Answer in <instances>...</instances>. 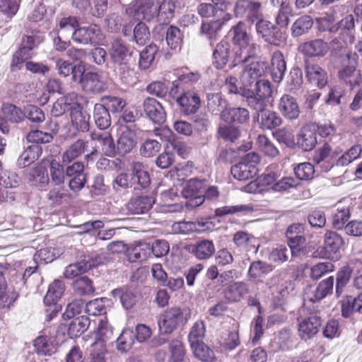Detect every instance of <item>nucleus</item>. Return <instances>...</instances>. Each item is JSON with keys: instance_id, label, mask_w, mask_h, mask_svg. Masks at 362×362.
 I'll return each mask as SVG.
<instances>
[{"instance_id": "obj_27", "label": "nucleus", "mask_w": 362, "mask_h": 362, "mask_svg": "<svg viewBox=\"0 0 362 362\" xmlns=\"http://www.w3.org/2000/svg\"><path fill=\"white\" fill-rule=\"evenodd\" d=\"M332 149L327 143L316 149L313 156V160L317 165H321L325 171H328L334 166Z\"/></svg>"}, {"instance_id": "obj_1", "label": "nucleus", "mask_w": 362, "mask_h": 362, "mask_svg": "<svg viewBox=\"0 0 362 362\" xmlns=\"http://www.w3.org/2000/svg\"><path fill=\"white\" fill-rule=\"evenodd\" d=\"M235 46L233 54L230 57V68L247 62L255 57L259 45L252 42V37L247 32L244 22L240 21L233 26L228 33Z\"/></svg>"}, {"instance_id": "obj_6", "label": "nucleus", "mask_w": 362, "mask_h": 362, "mask_svg": "<svg viewBox=\"0 0 362 362\" xmlns=\"http://www.w3.org/2000/svg\"><path fill=\"white\" fill-rule=\"evenodd\" d=\"M323 239V246L319 247L315 252L321 258L333 259L343 247L344 240L339 234L333 230H327Z\"/></svg>"}, {"instance_id": "obj_5", "label": "nucleus", "mask_w": 362, "mask_h": 362, "mask_svg": "<svg viewBox=\"0 0 362 362\" xmlns=\"http://www.w3.org/2000/svg\"><path fill=\"white\" fill-rule=\"evenodd\" d=\"M298 334L301 340L308 341L313 338L322 325V318L316 313H310L307 316L297 318Z\"/></svg>"}, {"instance_id": "obj_38", "label": "nucleus", "mask_w": 362, "mask_h": 362, "mask_svg": "<svg viewBox=\"0 0 362 362\" xmlns=\"http://www.w3.org/2000/svg\"><path fill=\"white\" fill-rule=\"evenodd\" d=\"M72 126L77 130L88 132L89 130L90 115L82 111L81 108H76L70 112Z\"/></svg>"}, {"instance_id": "obj_61", "label": "nucleus", "mask_w": 362, "mask_h": 362, "mask_svg": "<svg viewBox=\"0 0 362 362\" xmlns=\"http://www.w3.org/2000/svg\"><path fill=\"white\" fill-rule=\"evenodd\" d=\"M30 181L39 187H43L48 185L49 177L45 168L42 166L34 168L30 173Z\"/></svg>"}, {"instance_id": "obj_4", "label": "nucleus", "mask_w": 362, "mask_h": 362, "mask_svg": "<svg viewBox=\"0 0 362 362\" xmlns=\"http://www.w3.org/2000/svg\"><path fill=\"white\" fill-rule=\"evenodd\" d=\"M126 13L136 21H151L157 13L155 0H133L126 8Z\"/></svg>"}, {"instance_id": "obj_50", "label": "nucleus", "mask_w": 362, "mask_h": 362, "mask_svg": "<svg viewBox=\"0 0 362 362\" xmlns=\"http://www.w3.org/2000/svg\"><path fill=\"white\" fill-rule=\"evenodd\" d=\"M158 52V47L156 44L151 43L146 46L140 53L139 67L142 69H148L152 64Z\"/></svg>"}, {"instance_id": "obj_46", "label": "nucleus", "mask_w": 362, "mask_h": 362, "mask_svg": "<svg viewBox=\"0 0 362 362\" xmlns=\"http://www.w3.org/2000/svg\"><path fill=\"white\" fill-rule=\"evenodd\" d=\"M90 325V320L87 316L74 318L68 327V334L71 338H76L83 334Z\"/></svg>"}, {"instance_id": "obj_17", "label": "nucleus", "mask_w": 362, "mask_h": 362, "mask_svg": "<svg viewBox=\"0 0 362 362\" xmlns=\"http://www.w3.org/2000/svg\"><path fill=\"white\" fill-rule=\"evenodd\" d=\"M278 109L281 115L289 120L298 119L300 114V109L297 100L288 94H284L281 96L278 104Z\"/></svg>"}, {"instance_id": "obj_13", "label": "nucleus", "mask_w": 362, "mask_h": 362, "mask_svg": "<svg viewBox=\"0 0 362 362\" xmlns=\"http://www.w3.org/2000/svg\"><path fill=\"white\" fill-rule=\"evenodd\" d=\"M102 32L99 25L91 24L74 30L72 34L74 41L81 44H98L102 39Z\"/></svg>"}, {"instance_id": "obj_18", "label": "nucleus", "mask_w": 362, "mask_h": 362, "mask_svg": "<svg viewBox=\"0 0 362 362\" xmlns=\"http://www.w3.org/2000/svg\"><path fill=\"white\" fill-rule=\"evenodd\" d=\"M144 110L147 117L155 124H163L166 119V113L163 105L155 98L148 97L143 103Z\"/></svg>"}, {"instance_id": "obj_37", "label": "nucleus", "mask_w": 362, "mask_h": 362, "mask_svg": "<svg viewBox=\"0 0 362 362\" xmlns=\"http://www.w3.org/2000/svg\"><path fill=\"white\" fill-rule=\"evenodd\" d=\"M249 112L245 108L233 107L223 113V120L228 123L243 124L249 119Z\"/></svg>"}, {"instance_id": "obj_29", "label": "nucleus", "mask_w": 362, "mask_h": 362, "mask_svg": "<svg viewBox=\"0 0 362 362\" xmlns=\"http://www.w3.org/2000/svg\"><path fill=\"white\" fill-rule=\"evenodd\" d=\"M286 70V63L283 53L276 50L273 52L271 57L270 72L274 82H280Z\"/></svg>"}, {"instance_id": "obj_39", "label": "nucleus", "mask_w": 362, "mask_h": 362, "mask_svg": "<svg viewBox=\"0 0 362 362\" xmlns=\"http://www.w3.org/2000/svg\"><path fill=\"white\" fill-rule=\"evenodd\" d=\"M65 289L62 281L54 280L49 286L44 297L45 304H56L62 296Z\"/></svg>"}, {"instance_id": "obj_55", "label": "nucleus", "mask_w": 362, "mask_h": 362, "mask_svg": "<svg viewBox=\"0 0 362 362\" xmlns=\"http://www.w3.org/2000/svg\"><path fill=\"white\" fill-rule=\"evenodd\" d=\"M41 154V148L38 146L28 147L21 155L18 160L19 166L25 168L37 160Z\"/></svg>"}, {"instance_id": "obj_19", "label": "nucleus", "mask_w": 362, "mask_h": 362, "mask_svg": "<svg viewBox=\"0 0 362 362\" xmlns=\"http://www.w3.org/2000/svg\"><path fill=\"white\" fill-rule=\"evenodd\" d=\"M317 143L315 125L307 124L302 127L297 136V145L304 151H310Z\"/></svg>"}, {"instance_id": "obj_49", "label": "nucleus", "mask_w": 362, "mask_h": 362, "mask_svg": "<svg viewBox=\"0 0 362 362\" xmlns=\"http://www.w3.org/2000/svg\"><path fill=\"white\" fill-rule=\"evenodd\" d=\"M258 148L265 156L274 158L279 156V151L272 141L264 134H259L257 139Z\"/></svg>"}, {"instance_id": "obj_48", "label": "nucleus", "mask_w": 362, "mask_h": 362, "mask_svg": "<svg viewBox=\"0 0 362 362\" xmlns=\"http://www.w3.org/2000/svg\"><path fill=\"white\" fill-rule=\"evenodd\" d=\"M170 358L168 362H184L186 349L184 343L177 339H172L169 344Z\"/></svg>"}, {"instance_id": "obj_11", "label": "nucleus", "mask_w": 362, "mask_h": 362, "mask_svg": "<svg viewBox=\"0 0 362 362\" xmlns=\"http://www.w3.org/2000/svg\"><path fill=\"white\" fill-rule=\"evenodd\" d=\"M261 6V3L253 0H238L234 12L236 16H245L247 21L252 23L256 21L262 20Z\"/></svg>"}, {"instance_id": "obj_14", "label": "nucleus", "mask_w": 362, "mask_h": 362, "mask_svg": "<svg viewBox=\"0 0 362 362\" xmlns=\"http://www.w3.org/2000/svg\"><path fill=\"white\" fill-rule=\"evenodd\" d=\"M185 250L199 260H206L215 253V245L212 240H199L194 243L187 244Z\"/></svg>"}, {"instance_id": "obj_8", "label": "nucleus", "mask_w": 362, "mask_h": 362, "mask_svg": "<svg viewBox=\"0 0 362 362\" xmlns=\"http://www.w3.org/2000/svg\"><path fill=\"white\" fill-rule=\"evenodd\" d=\"M205 187L204 180L192 178L188 180L182 191V196L188 199L186 203L187 207L194 208L204 202L203 193Z\"/></svg>"}, {"instance_id": "obj_51", "label": "nucleus", "mask_w": 362, "mask_h": 362, "mask_svg": "<svg viewBox=\"0 0 362 362\" xmlns=\"http://www.w3.org/2000/svg\"><path fill=\"white\" fill-rule=\"evenodd\" d=\"M218 343L221 346L226 350H233L240 344L239 334L237 331L226 329L223 331Z\"/></svg>"}, {"instance_id": "obj_31", "label": "nucleus", "mask_w": 362, "mask_h": 362, "mask_svg": "<svg viewBox=\"0 0 362 362\" xmlns=\"http://www.w3.org/2000/svg\"><path fill=\"white\" fill-rule=\"evenodd\" d=\"M177 78L175 80L171 87L179 88V90H185L182 86L183 84H193L197 83L201 77L199 71H189L187 67L175 70Z\"/></svg>"}, {"instance_id": "obj_64", "label": "nucleus", "mask_w": 362, "mask_h": 362, "mask_svg": "<svg viewBox=\"0 0 362 362\" xmlns=\"http://www.w3.org/2000/svg\"><path fill=\"white\" fill-rule=\"evenodd\" d=\"M255 240L254 236L244 231H238L233 236V242L235 245L238 247H243L247 251L255 247L253 244Z\"/></svg>"}, {"instance_id": "obj_7", "label": "nucleus", "mask_w": 362, "mask_h": 362, "mask_svg": "<svg viewBox=\"0 0 362 362\" xmlns=\"http://www.w3.org/2000/svg\"><path fill=\"white\" fill-rule=\"evenodd\" d=\"M256 30L264 40L270 45L280 46L286 40L285 33L268 21L259 20L257 21Z\"/></svg>"}, {"instance_id": "obj_26", "label": "nucleus", "mask_w": 362, "mask_h": 362, "mask_svg": "<svg viewBox=\"0 0 362 362\" xmlns=\"http://www.w3.org/2000/svg\"><path fill=\"white\" fill-rule=\"evenodd\" d=\"M155 203L153 197L141 195L133 197L127 204V209L132 214H141L148 212Z\"/></svg>"}, {"instance_id": "obj_34", "label": "nucleus", "mask_w": 362, "mask_h": 362, "mask_svg": "<svg viewBox=\"0 0 362 362\" xmlns=\"http://www.w3.org/2000/svg\"><path fill=\"white\" fill-rule=\"evenodd\" d=\"M150 252V244L145 242H139L127 249V255L130 262H136L145 260Z\"/></svg>"}, {"instance_id": "obj_60", "label": "nucleus", "mask_w": 362, "mask_h": 362, "mask_svg": "<svg viewBox=\"0 0 362 362\" xmlns=\"http://www.w3.org/2000/svg\"><path fill=\"white\" fill-rule=\"evenodd\" d=\"M206 333V326L204 320L195 322L191 327L188 335V340L190 345L202 341Z\"/></svg>"}, {"instance_id": "obj_58", "label": "nucleus", "mask_w": 362, "mask_h": 362, "mask_svg": "<svg viewBox=\"0 0 362 362\" xmlns=\"http://www.w3.org/2000/svg\"><path fill=\"white\" fill-rule=\"evenodd\" d=\"M334 286V277L329 276L322 280L317 286L313 298L311 300L315 302L323 299L328 294L332 293Z\"/></svg>"}, {"instance_id": "obj_45", "label": "nucleus", "mask_w": 362, "mask_h": 362, "mask_svg": "<svg viewBox=\"0 0 362 362\" xmlns=\"http://www.w3.org/2000/svg\"><path fill=\"white\" fill-rule=\"evenodd\" d=\"M93 118L96 126L100 129H107L111 124L110 113L101 103L95 105Z\"/></svg>"}, {"instance_id": "obj_41", "label": "nucleus", "mask_w": 362, "mask_h": 362, "mask_svg": "<svg viewBox=\"0 0 362 362\" xmlns=\"http://www.w3.org/2000/svg\"><path fill=\"white\" fill-rule=\"evenodd\" d=\"M230 18L229 13H226L222 20L213 21L209 23H203L201 26V32L210 39H216L218 32L223 25Z\"/></svg>"}, {"instance_id": "obj_42", "label": "nucleus", "mask_w": 362, "mask_h": 362, "mask_svg": "<svg viewBox=\"0 0 362 362\" xmlns=\"http://www.w3.org/2000/svg\"><path fill=\"white\" fill-rule=\"evenodd\" d=\"M88 142L83 139H77L64 153L62 159L65 163H70L82 155L88 147Z\"/></svg>"}, {"instance_id": "obj_10", "label": "nucleus", "mask_w": 362, "mask_h": 362, "mask_svg": "<svg viewBox=\"0 0 362 362\" xmlns=\"http://www.w3.org/2000/svg\"><path fill=\"white\" fill-rule=\"evenodd\" d=\"M279 177V175L275 172L264 173L244 186L243 190L252 194L262 193L270 189L274 191V185Z\"/></svg>"}, {"instance_id": "obj_44", "label": "nucleus", "mask_w": 362, "mask_h": 362, "mask_svg": "<svg viewBox=\"0 0 362 362\" xmlns=\"http://www.w3.org/2000/svg\"><path fill=\"white\" fill-rule=\"evenodd\" d=\"M206 105L209 111L214 115H221L223 119V113L227 110V103L219 93L209 94Z\"/></svg>"}, {"instance_id": "obj_28", "label": "nucleus", "mask_w": 362, "mask_h": 362, "mask_svg": "<svg viewBox=\"0 0 362 362\" xmlns=\"http://www.w3.org/2000/svg\"><path fill=\"white\" fill-rule=\"evenodd\" d=\"M257 111L259 112V125L262 130H272L281 125L283 119L277 112L264 108L263 110Z\"/></svg>"}, {"instance_id": "obj_33", "label": "nucleus", "mask_w": 362, "mask_h": 362, "mask_svg": "<svg viewBox=\"0 0 362 362\" xmlns=\"http://www.w3.org/2000/svg\"><path fill=\"white\" fill-rule=\"evenodd\" d=\"M35 350L38 355L52 356L57 351V344L54 343L51 337L41 335L37 337L33 342Z\"/></svg>"}, {"instance_id": "obj_15", "label": "nucleus", "mask_w": 362, "mask_h": 362, "mask_svg": "<svg viewBox=\"0 0 362 362\" xmlns=\"http://www.w3.org/2000/svg\"><path fill=\"white\" fill-rule=\"evenodd\" d=\"M103 321L101 320L97 331V338L91 344L90 349V362H106L105 356L107 352V349L106 341L104 337L105 335V329L103 327Z\"/></svg>"}, {"instance_id": "obj_9", "label": "nucleus", "mask_w": 362, "mask_h": 362, "mask_svg": "<svg viewBox=\"0 0 362 362\" xmlns=\"http://www.w3.org/2000/svg\"><path fill=\"white\" fill-rule=\"evenodd\" d=\"M184 322V313L178 307H173L165 310L160 316L158 326L165 334H171Z\"/></svg>"}, {"instance_id": "obj_54", "label": "nucleus", "mask_w": 362, "mask_h": 362, "mask_svg": "<svg viewBox=\"0 0 362 362\" xmlns=\"http://www.w3.org/2000/svg\"><path fill=\"white\" fill-rule=\"evenodd\" d=\"M100 101L105 108L112 113L122 112L127 105L123 98L115 95H105L101 98Z\"/></svg>"}, {"instance_id": "obj_36", "label": "nucleus", "mask_w": 362, "mask_h": 362, "mask_svg": "<svg viewBox=\"0 0 362 362\" xmlns=\"http://www.w3.org/2000/svg\"><path fill=\"white\" fill-rule=\"evenodd\" d=\"M195 358L202 362H215L216 357L214 350L203 341L190 345Z\"/></svg>"}, {"instance_id": "obj_23", "label": "nucleus", "mask_w": 362, "mask_h": 362, "mask_svg": "<svg viewBox=\"0 0 362 362\" xmlns=\"http://www.w3.org/2000/svg\"><path fill=\"white\" fill-rule=\"evenodd\" d=\"M132 54L133 50L122 39L117 38L112 42L110 55L114 62L119 64H127Z\"/></svg>"}, {"instance_id": "obj_25", "label": "nucleus", "mask_w": 362, "mask_h": 362, "mask_svg": "<svg viewBox=\"0 0 362 362\" xmlns=\"http://www.w3.org/2000/svg\"><path fill=\"white\" fill-rule=\"evenodd\" d=\"M230 54V45L224 40L218 42L213 52V65L217 69H223L228 63Z\"/></svg>"}, {"instance_id": "obj_52", "label": "nucleus", "mask_w": 362, "mask_h": 362, "mask_svg": "<svg viewBox=\"0 0 362 362\" xmlns=\"http://www.w3.org/2000/svg\"><path fill=\"white\" fill-rule=\"evenodd\" d=\"M254 210L251 204H238L233 206H224L216 209L215 215L216 216H224L226 215H233L236 214H247Z\"/></svg>"}, {"instance_id": "obj_16", "label": "nucleus", "mask_w": 362, "mask_h": 362, "mask_svg": "<svg viewBox=\"0 0 362 362\" xmlns=\"http://www.w3.org/2000/svg\"><path fill=\"white\" fill-rule=\"evenodd\" d=\"M255 86V97L249 100V104L256 110H263L266 106L265 100L272 94L271 84L269 81L258 80Z\"/></svg>"}, {"instance_id": "obj_21", "label": "nucleus", "mask_w": 362, "mask_h": 362, "mask_svg": "<svg viewBox=\"0 0 362 362\" xmlns=\"http://www.w3.org/2000/svg\"><path fill=\"white\" fill-rule=\"evenodd\" d=\"M250 292L248 284L244 281H234L223 290V296L229 303L240 302Z\"/></svg>"}, {"instance_id": "obj_53", "label": "nucleus", "mask_w": 362, "mask_h": 362, "mask_svg": "<svg viewBox=\"0 0 362 362\" xmlns=\"http://www.w3.org/2000/svg\"><path fill=\"white\" fill-rule=\"evenodd\" d=\"M115 296H119L122 306L126 310L132 309L137 303V296L129 288H117L113 291Z\"/></svg>"}, {"instance_id": "obj_63", "label": "nucleus", "mask_w": 362, "mask_h": 362, "mask_svg": "<svg viewBox=\"0 0 362 362\" xmlns=\"http://www.w3.org/2000/svg\"><path fill=\"white\" fill-rule=\"evenodd\" d=\"M1 110L5 117L12 122H19L25 116L21 108L11 103H4Z\"/></svg>"}, {"instance_id": "obj_3", "label": "nucleus", "mask_w": 362, "mask_h": 362, "mask_svg": "<svg viewBox=\"0 0 362 362\" xmlns=\"http://www.w3.org/2000/svg\"><path fill=\"white\" fill-rule=\"evenodd\" d=\"M259 161L260 157L257 153L255 152L247 153L238 163L231 167V175L238 180L252 178L257 173V164Z\"/></svg>"}, {"instance_id": "obj_40", "label": "nucleus", "mask_w": 362, "mask_h": 362, "mask_svg": "<svg viewBox=\"0 0 362 362\" xmlns=\"http://www.w3.org/2000/svg\"><path fill=\"white\" fill-rule=\"evenodd\" d=\"M175 7L173 0H163L157 8L156 17L158 21L163 24H168L174 17Z\"/></svg>"}, {"instance_id": "obj_22", "label": "nucleus", "mask_w": 362, "mask_h": 362, "mask_svg": "<svg viewBox=\"0 0 362 362\" xmlns=\"http://www.w3.org/2000/svg\"><path fill=\"white\" fill-rule=\"evenodd\" d=\"M329 49L328 44L321 39L305 42L299 46L300 52L309 57H323Z\"/></svg>"}, {"instance_id": "obj_2", "label": "nucleus", "mask_w": 362, "mask_h": 362, "mask_svg": "<svg viewBox=\"0 0 362 362\" xmlns=\"http://www.w3.org/2000/svg\"><path fill=\"white\" fill-rule=\"evenodd\" d=\"M169 95L175 100L180 112L184 115L194 114L200 107L201 100L194 90H179L176 86L170 88Z\"/></svg>"}, {"instance_id": "obj_30", "label": "nucleus", "mask_w": 362, "mask_h": 362, "mask_svg": "<svg viewBox=\"0 0 362 362\" xmlns=\"http://www.w3.org/2000/svg\"><path fill=\"white\" fill-rule=\"evenodd\" d=\"M345 60L347 61V64L339 71L338 76L352 88L358 84L357 81L353 79L358 64L357 57L356 54H348Z\"/></svg>"}, {"instance_id": "obj_57", "label": "nucleus", "mask_w": 362, "mask_h": 362, "mask_svg": "<svg viewBox=\"0 0 362 362\" xmlns=\"http://www.w3.org/2000/svg\"><path fill=\"white\" fill-rule=\"evenodd\" d=\"M295 175L300 180H310L314 177L315 170L309 162L299 163L293 167Z\"/></svg>"}, {"instance_id": "obj_20", "label": "nucleus", "mask_w": 362, "mask_h": 362, "mask_svg": "<svg viewBox=\"0 0 362 362\" xmlns=\"http://www.w3.org/2000/svg\"><path fill=\"white\" fill-rule=\"evenodd\" d=\"M136 144V134L134 130L125 127L121 129V133L117 141V152L124 156L129 153Z\"/></svg>"}, {"instance_id": "obj_12", "label": "nucleus", "mask_w": 362, "mask_h": 362, "mask_svg": "<svg viewBox=\"0 0 362 362\" xmlns=\"http://www.w3.org/2000/svg\"><path fill=\"white\" fill-rule=\"evenodd\" d=\"M304 70L308 81L318 88H325L328 83L327 71L317 63L310 60H305Z\"/></svg>"}, {"instance_id": "obj_59", "label": "nucleus", "mask_w": 362, "mask_h": 362, "mask_svg": "<svg viewBox=\"0 0 362 362\" xmlns=\"http://www.w3.org/2000/svg\"><path fill=\"white\" fill-rule=\"evenodd\" d=\"M132 173L137 178L138 184L143 189H145L150 185L151 179L149 174L141 163L136 162L133 163Z\"/></svg>"}, {"instance_id": "obj_24", "label": "nucleus", "mask_w": 362, "mask_h": 362, "mask_svg": "<svg viewBox=\"0 0 362 362\" xmlns=\"http://www.w3.org/2000/svg\"><path fill=\"white\" fill-rule=\"evenodd\" d=\"M90 139L97 141L101 148V151L106 156L113 158L117 153V148L111 134L108 132H93L90 134Z\"/></svg>"}, {"instance_id": "obj_32", "label": "nucleus", "mask_w": 362, "mask_h": 362, "mask_svg": "<svg viewBox=\"0 0 362 362\" xmlns=\"http://www.w3.org/2000/svg\"><path fill=\"white\" fill-rule=\"evenodd\" d=\"M18 296V293L15 290L7 289L6 279L3 272L0 271V308L9 309Z\"/></svg>"}, {"instance_id": "obj_43", "label": "nucleus", "mask_w": 362, "mask_h": 362, "mask_svg": "<svg viewBox=\"0 0 362 362\" xmlns=\"http://www.w3.org/2000/svg\"><path fill=\"white\" fill-rule=\"evenodd\" d=\"M81 86L93 93H98L105 90V83L101 80L98 74L88 72L85 75Z\"/></svg>"}, {"instance_id": "obj_62", "label": "nucleus", "mask_w": 362, "mask_h": 362, "mask_svg": "<svg viewBox=\"0 0 362 362\" xmlns=\"http://www.w3.org/2000/svg\"><path fill=\"white\" fill-rule=\"evenodd\" d=\"M134 343V335L132 330H124L117 339V347L121 352L129 351Z\"/></svg>"}, {"instance_id": "obj_56", "label": "nucleus", "mask_w": 362, "mask_h": 362, "mask_svg": "<svg viewBox=\"0 0 362 362\" xmlns=\"http://www.w3.org/2000/svg\"><path fill=\"white\" fill-rule=\"evenodd\" d=\"M165 40L171 49H180L182 43L180 30L176 26L170 25L166 31Z\"/></svg>"}, {"instance_id": "obj_35", "label": "nucleus", "mask_w": 362, "mask_h": 362, "mask_svg": "<svg viewBox=\"0 0 362 362\" xmlns=\"http://www.w3.org/2000/svg\"><path fill=\"white\" fill-rule=\"evenodd\" d=\"M267 65L266 62L261 61L252 62L245 66L243 75L249 79V83L251 84L264 76L267 72Z\"/></svg>"}, {"instance_id": "obj_47", "label": "nucleus", "mask_w": 362, "mask_h": 362, "mask_svg": "<svg viewBox=\"0 0 362 362\" xmlns=\"http://www.w3.org/2000/svg\"><path fill=\"white\" fill-rule=\"evenodd\" d=\"M95 265L91 261H81L67 266L64 272L66 279H74L94 267Z\"/></svg>"}]
</instances>
